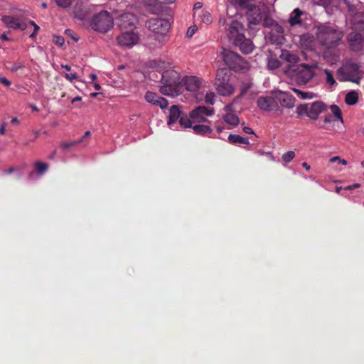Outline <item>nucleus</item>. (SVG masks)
<instances>
[{"label": "nucleus", "instance_id": "obj_1", "mask_svg": "<svg viewBox=\"0 0 364 364\" xmlns=\"http://www.w3.org/2000/svg\"><path fill=\"white\" fill-rule=\"evenodd\" d=\"M161 83L159 91L164 95L175 97L183 92L180 73L174 70H167L162 73Z\"/></svg>", "mask_w": 364, "mask_h": 364}, {"label": "nucleus", "instance_id": "obj_2", "mask_svg": "<svg viewBox=\"0 0 364 364\" xmlns=\"http://www.w3.org/2000/svg\"><path fill=\"white\" fill-rule=\"evenodd\" d=\"M343 37V32L335 25L324 23L318 27L316 38L318 42L326 48L336 47Z\"/></svg>", "mask_w": 364, "mask_h": 364}, {"label": "nucleus", "instance_id": "obj_3", "mask_svg": "<svg viewBox=\"0 0 364 364\" xmlns=\"http://www.w3.org/2000/svg\"><path fill=\"white\" fill-rule=\"evenodd\" d=\"M235 6L241 11H246V16L250 29H255L256 26L262 23L263 16L260 8L253 0H234Z\"/></svg>", "mask_w": 364, "mask_h": 364}, {"label": "nucleus", "instance_id": "obj_4", "mask_svg": "<svg viewBox=\"0 0 364 364\" xmlns=\"http://www.w3.org/2000/svg\"><path fill=\"white\" fill-rule=\"evenodd\" d=\"M287 73H289L292 80L300 85H306L315 75L314 66L305 63L288 66Z\"/></svg>", "mask_w": 364, "mask_h": 364}, {"label": "nucleus", "instance_id": "obj_5", "mask_svg": "<svg viewBox=\"0 0 364 364\" xmlns=\"http://www.w3.org/2000/svg\"><path fill=\"white\" fill-rule=\"evenodd\" d=\"M114 25V19L107 11H101L95 14L90 21L91 28L99 33L108 32Z\"/></svg>", "mask_w": 364, "mask_h": 364}, {"label": "nucleus", "instance_id": "obj_6", "mask_svg": "<svg viewBox=\"0 0 364 364\" xmlns=\"http://www.w3.org/2000/svg\"><path fill=\"white\" fill-rule=\"evenodd\" d=\"M230 71L227 68L217 70L215 84L218 92L222 96H230L234 92V87L230 83Z\"/></svg>", "mask_w": 364, "mask_h": 364}, {"label": "nucleus", "instance_id": "obj_7", "mask_svg": "<svg viewBox=\"0 0 364 364\" xmlns=\"http://www.w3.org/2000/svg\"><path fill=\"white\" fill-rule=\"evenodd\" d=\"M223 60L225 65L229 67V70L235 72L246 70L249 68V63L239 54L228 49L223 48L221 53Z\"/></svg>", "mask_w": 364, "mask_h": 364}, {"label": "nucleus", "instance_id": "obj_8", "mask_svg": "<svg viewBox=\"0 0 364 364\" xmlns=\"http://www.w3.org/2000/svg\"><path fill=\"white\" fill-rule=\"evenodd\" d=\"M326 105L320 101L311 104H304L297 106L296 113L299 116L306 115L313 120L317 119L319 114L326 109Z\"/></svg>", "mask_w": 364, "mask_h": 364}, {"label": "nucleus", "instance_id": "obj_9", "mask_svg": "<svg viewBox=\"0 0 364 364\" xmlns=\"http://www.w3.org/2000/svg\"><path fill=\"white\" fill-rule=\"evenodd\" d=\"M214 113L213 108H208L205 106H198L193 109L188 114V119L190 121L191 127L193 124H199L208 122L206 117L211 116Z\"/></svg>", "mask_w": 364, "mask_h": 364}, {"label": "nucleus", "instance_id": "obj_10", "mask_svg": "<svg viewBox=\"0 0 364 364\" xmlns=\"http://www.w3.org/2000/svg\"><path fill=\"white\" fill-rule=\"evenodd\" d=\"M146 27L156 34L166 35L170 28L171 23L168 19L161 18H152L146 22Z\"/></svg>", "mask_w": 364, "mask_h": 364}, {"label": "nucleus", "instance_id": "obj_11", "mask_svg": "<svg viewBox=\"0 0 364 364\" xmlns=\"http://www.w3.org/2000/svg\"><path fill=\"white\" fill-rule=\"evenodd\" d=\"M186 114L181 112L178 105H173L170 108L168 124L171 125L176 121H179L180 125L184 129L191 127V122Z\"/></svg>", "mask_w": 364, "mask_h": 364}, {"label": "nucleus", "instance_id": "obj_12", "mask_svg": "<svg viewBox=\"0 0 364 364\" xmlns=\"http://www.w3.org/2000/svg\"><path fill=\"white\" fill-rule=\"evenodd\" d=\"M139 40V35L134 30L123 31L117 37V44L121 47L132 48L138 43Z\"/></svg>", "mask_w": 364, "mask_h": 364}, {"label": "nucleus", "instance_id": "obj_13", "mask_svg": "<svg viewBox=\"0 0 364 364\" xmlns=\"http://www.w3.org/2000/svg\"><path fill=\"white\" fill-rule=\"evenodd\" d=\"M242 24L237 20H232L228 24L227 35L230 41L234 43L236 40L240 39V36H244Z\"/></svg>", "mask_w": 364, "mask_h": 364}, {"label": "nucleus", "instance_id": "obj_14", "mask_svg": "<svg viewBox=\"0 0 364 364\" xmlns=\"http://www.w3.org/2000/svg\"><path fill=\"white\" fill-rule=\"evenodd\" d=\"M136 21V16L131 13H125L117 18V25L122 31L134 30Z\"/></svg>", "mask_w": 364, "mask_h": 364}, {"label": "nucleus", "instance_id": "obj_15", "mask_svg": "<svg viewBox=\"0 0 364 364\" xmlns=\"http://www.w3.org/2000/svg\"><path fill=\"white\" fill-rule=\"evenodd\" d=\"M257 106L259 109L266 111H277L279 109L277 101L270 96H261L257 99Z\"/></svg>", "mask_w": 364, "mask_h": 364}, {"label": "nucleus", "instance_id": "obj_16", "mask_svg": "<svg viewBox=\"0 0 364 364\" xmlns=\"http://www.w3.org/2000/svg\"><path fill=\"white\" fill-rule=\"evenodd\" d=\"M347 40L353 51L358 52L364 46V36L360 33L350 32L347 36Z\"/></svg>", "mask_w": 364, "mask_h": 364}, {"label": "nucleus", "instance_id": "obj_17", "mask_svg": "<svg viewBox=\"0 0 364 364\" xmlns=\"http://www.w3.org/2000/svg\"><path fill=\"white\" fill-rule=\"evenodd\" d=\"M360 66L351 60L347 61L343 67L337 70L338 75L357 76L359 74Z\"/></svg>", "mask_w": 364, "mask_h": 364}, {"label": "nucleus", "instance_id": "obj_18", "mask_svg": "<svg viewBox=\"0 0 364 364\" xmlns=\"http://www.w3.org/2000/svg\"><path fill=\"white\" fill-rule=\"evenodd\" d=\"M144 98L147 102L159 106L161 109H164L168 105V102L166 99L158 96L156 93L151 91L146 92Z\"/></svg>", "mask_w": 364, "mask_h": 364}, {"label": "nucleus", "instance_id": "obj_19", "mask_svg": "<svg viewBox=\"0 0 364 364\" xmlns=\"http://www.w3.org/2000/svg\"><path fill=\"white\" fill-rule=\"evenodd\" d=\"M307 14L301 11L299 8L294 9L289 15L288 23L290 27L296 26H301L304 23L303 16H306Z\"/></svg>", "mask_w": 364, "mask_h": 364}, {"label": "nucleus", "instance_id": "obj_20", "mask_svg": "<svg viewBox=\"0 0 364 364\" xmlns=\"http://www.w3.org/2000/svg\"><path fill=\"white\" fill-rule=\"evenodd\" d=\"M201 80L196 76H186L182 79L183 87L189 92H196L201 86Z\"/></svg>", "mask_w": 364, "mask_h": 364}, {"label": "nucleus", "instance_id": "obj_21", "mask_svg": "<svg viewBox=\"0 0 364 364\" xmlns=\"http://www.w3.org/2000/svg\"><path fill=\"white\" fill-rule=\"evenodd\" d=\"M240 39L236 40L233 44L238 47L241 52L245 54L251 53L255 49V45L250 39L246 38L244 36H240Z\"/></svg>", "mask_w": 364, "mask_h": 364}, {"label": "nucleus", "instance_id": "obj_22", "mask_svg": "<svg viewBox=\"0 0 364 364\" xmlns=\"http://www.w3.org/2000/svg\"><path fill=\"white\" fill-rule=\"evenodd\" d=\"M284 28L279 24H276L269 33L270 41L277 45H281L284 42Z\"/></svg>", "mask_w": 364, "mask_h": 364}, {"label": "nucleus", "instance_id": "obj_23", "mask_svg": "<svg viewBox=\"0 0 364 364\" xmlns=\"http://www.w3.org/2000/svg\"><path fill=\"white\" fill-rule=\"evenodd\" d=\"M281 105L286 108H292L295 104V98L289 93L279 91L277 95Z\"/></svg>", "mask_w": 364, "mask_h": 364}, {"label": "nucleus", "instance_id": "obj_24", "mask_svg": "<svg viewBox=\"0 0 364 364\" xmlns=\"http://www.w3.org/2000/svg\"><path fill=\"white\" fill-rule=\"evenodd\" d=\"M351 26L354 30L364 31V12H355L351 19Z\"/></svg>", "mask_w": 364, "mask_h": 364}, {"label": "nucleus", "instance_id": "obj_25", "mask_svg": "<svg viewBox=\"0 0 364 364\" xmlns=\"http://www.w3.org/2000/svg\"><path fill=\"white\" fill-rule=\"evenodd\" d=\"M194 133L198 135H208L213 132V129L208 125L193 124L191 127Z\"/></svg>", "mask_w": 364, "mask_h": 364}, {"label": "nucleus", "instance_id": "obj_26", "mask_svg": "<svg viewBox=\"0 0 364 364\" xmlns=\"http://www.w3.org/2000/svg\"><path fill=\"white\" fill-rule=\"evenodd\" d=\"M280 58L291 64V65H294V64L299 61V58L296 55L291 53L287 50H283L282 51ZM289 66H290V65Z\"/></svg>", "mask_w": 364, "mask_h": 364}, {"label": "nucleus", "instance_id": "obj_27", "mask_svg": "<svg viewBox=\"0 0 364 364\" xmlns=\"http://www.w3.org/2000/svg\"><path fill=\"white\" fill-rule=\"evenodd\" d=\"M19 20L18 17H14L11 16H4L1 21L5 25L10 28L17 29V24Z\"/></svg>", "mask_w": 364, "mask_h": 364}, {"label": "nucleus", "instance_id": "obj_28", "mask_svg": "<svg viewBox=\"0 0 364 364\" xmlns=\"http://www.w3.org/2000/svg\"><path fill=\"white\" fill-rule=\"evenodd\" d=\"M34 168L35 170L29 173V178L32 177V175L33 174L34 171L38 172L39 174L45 173L48 169V164L42 161H36L34 164Z\"/></svg>", "mask_w": 364, "mask_h": 364}, {"label": "nucleus", "instance_id": "obj_29", "mask_svg": "<svg viewBox=\"0 0 364 364\" xmlns=\"http://www.w3.org/2000/svg\"><path fill=\"white\" fill-rule=\"evenodd\" d=\"M358 94L356 91L352 90L348 92L345 97V102L348 105H354L358 102Z\"/></svg>", "mask_w": 364, "mask_h": 364}, {"label": "nucleus", "instance_id": "obj_30", "mask_svg": "<svg viewBox=\"0 0 364 364\" xmlns=\"http://www.w3.org/2000/svg\"><path fill=\"white\" fill-rule=\"evenodd\" d=\"M228 139L230 144H249V140L247 138L242 137L237 134H230Z\"/></svg>", "mask_w": 364, "mask_h": 364}, {"label": "nucleus", "instance_id": "obj_31", "mask_svg": "<svg viewBox=\"0 0 364 364\" xmlns=\"http://www.w3.org/2000/svg\"><path fill=\"white\" fill-rule=\"evenodd\" d=\"M223 120L225 123L230 124L232 126H237L240 123L239 117L232 113H227L223 116Z\"/></svg>", "mask_w": 364, "mask_h": 364}, {"label": "nucleus", "instance_id": "obj_32", "mask_svg": "<svg viewBox=\"0 0 364 364\" xmlns=\"http://www.w3.org/2000/svg\"><path fill=\"white\" fill-rule=\"evenodd\" d=\"M252 83L250 80H247L242 82L240 85V94L238 97L245 95L247 91L252 87Z\"/></svg>", "mask_w": 364, "mask_h": 364}, {"label": "nucleus", "instance_id": "obj_33", "mask_svg": "<svg viewBox=\"0 0 364 364\" xmlns=\"http://www.w3.org/2000/svg\"><path fill=\"white\" fill-rule=\"evenodd\" d=\"M262 23L264 27H272V28L275 26L276 24H277L274 20L268 16H263Z\"/></svg>", "mask_w": 364, "mask_h": 364}, {"label": "nucleus", "instance_id": "obj_34", "mask_svg": "<svg viewBox=\"0 0 364 364\" xmlns=\"http://www.w3.org/2000/svg\"><path fill=\"white\" fill-rule=\"evenodd\" d=\"M292 90L299 97L303 100L311 99L314 97V94L311 92H303L296 88H294Z\"/></svg>", "mask_w": 364, "mask_h": 364}, {"label": "nucleus", "instance_id": "obj_35", "mask_svg": "<svg viewBox=\"0 0 364 364\" xmlns=\"http://www.w3.org/2000/svg\"><path fill=\"white\" fill-rule=\"evenodd\" d=\"M330 109L333 114L334 117L343 122L342 112L341 109L336 105H333L330 107Z\"/></svg>", "mask_w": 364, "mask_h": 364}, {"label": "nucleus", "instance_id": "obj_36", "mask_svg": "<svg viewBox=\"0 0 364 364\" xmlns=\"http://www.w3.org/2000/svg\"><path fill=\"white\" fill-rule=\"evenodd\" d=\"M324 73L326 75V80L328 84H329L331 86H333V85H336V80L333 77V73H331V70H329L328 69H325Z\"/></svg>", "mask_w": 364, "mask_h": 364}, {"label": "nucleus", "instance_id": "obj_37", "mask_svg": "<svg viewBox=\"0 0 364 364\" xmlns=\"http://www.w3.org/2000/svg\"><path fill=\"white\" fill-rule=\"evenodd\" d=\"M201 20L205 24H210L213 21V17L211 14L208 11H202V14L200 15Z\"/></svg>", "mask_w": 364, "mask_h": 364}, {"label": "nucleus", "instance_id": "obj_38", "mask_svg": "<svg viewBox=\"0 0 364 364\" xmlns=\"http://www.w3.org/2000/svg\"><path fill=\"white\" fill-rule=\"evenodd\" d=\"M295 156L294 151H289L282 155V159L285 163H289L294 159Z\"/></svg>", "mask_w": 364, "mask_h": 364}, {"label": "nucleus", "instance_id": "obj_39", "mask_svg": "<svg viewBox=\"0 0 364 364\" xmlns=\"http://www.w3.org/2000/svg\"><path fill=\"white\" fill-rule=\"evenodd\" d=\"M81 142H82V139H80L79 140H77V141H64V142H62L61 146L64 149H68L71 148L72 146H73L79 143H81Z\"/></svg>", "mask_w": 364, "mask_h": 364}, {"label": "nucleus", "instance_id": "obj_40", "mask_svg": "<svg viewBox=\"0 0 364 364\" xmlns=\"http://www.w3.org/2000/svg\"><path fill=\"white\" fill-rule=\"evenodd\" d=\"M341 81H350L354 82L355 84L359 85L360 81V77L357 76H346L343 79H340Z\"/></svg>", "mask_w": 364, "mask_h": 364}, {"label": "nucleus", "instance_id": "obj_41", "mask_svg": "<svg viewBox=\"0 0 364 364\" xmlns=\"http://www.w3.org/2000/svg\"><path fill=\"white\" fill-rule=\"evenodd\" d=\"M24 68V65L21 62H16L12 64L11 68H9L10 70L13 73L17 72L19 69H21Z\"/></svg>", "mask_w": 364, "mask_h": 364}, {"label": "nucleus", "instance_id": "obj_42", "mask_svg": "<svg viewBox=\"0 0 364 364\" xmlns=\"http://www.w3.org/2000/svg\"><path fill=\"white\" fill-rule=\"evenodd\" d=\"M58 6L67 8L70 6L71 0H55Z\"/></svg>", "mask_w": 364, "mask_h": 364}, {"label": "nucleus", "instance_id": "obj_43", "mask_svg": "<svg viewBox=\"0 0 364 364\" xmlns=\"http://www.w3.org/2000/svg\"><path fill=\"white\" fill-rule=\"evenodd\" d=\"M214 97L215 95L213 92L207 93L205 97V102L207 104L209 105H213L214 104Z\"/></svg>", "mask_w": 364, "mask_h": 364}, {"label": "nucleus", "instance_id": "obj_44", "mask_svg": "<svg viewBox=\"0 0 364 364\" xmlns=\"http://www.w3.org/2000/svg\"><path fill=\"white\" fill-rule=\"evenodd\" d=\"M329 161L331 162V163L338 161L339 164H341L342 165H346L347 164V161L345 160V159H341L339 156H333V157H332V158H331L329 159Z\"/></svg>", "mask_w": 364, "mask_h": 364}, {"label": "nucleus", "instance_id": "obj_45", "mask_svg": "<svg viewBox=\"0 0 364 364\" xmlns=\"http://www.w3.org/2000/svg\"><path fill=\"white\" fill-rule=\"evenodd\" d=\"M197 27L196 26H190L186 32V36L191 38L196 33Z\"/></svg>", "mask_w": 364, "mask_h": 364}, {"label": "nucleus", "instance_id": "obj_46", "mask_svg": "<svg viewBox=\"0 0 364 364\" xmlns=\"http://www.w3.org/2000/svg\"><path fill=\"white\" fill-rule=\"evenodd\" d=\"M268 65L272 69H275L280 66V63L277 60H272L269 62Z\"/></svg>", "mask_w": 364, "mask_h": 364}, {"label": "nucleus", "instance_id": "obj_47", "mask_svg": "<svg viewBox=\"0 0 364 364\" xmlns=\"http://www.w3.org/2000/svg\"><path fill=\"white\" fill-rule=\"evenodd\" d=\"M54 42L58 46H63L64 44V38L62 36H55Z\"/></svg>", "mask_w": 364, "mask_h": 364}, {"label": "nucleus", "instance_id": "obj_48", "mask_svg": "<svg viewBox=\"0 0 364 364\" xmlns=\"http://www.w3.org/2000/svg\"><path fill=\"white\" fill-rule=\"evenodd\" d=\"M27 28V24L26 22L21 21L20 18L18 21V24H17V29H20L21 31H24L26 30Z\"/></svg>", "mask_w": 364, "mask_h": 364}, {"label": "nucleus", "instance_id": "obj_49", "mask_svg": "<svg viewBox=\"0 0 364 364\" xmlns=\"http://www.w3.org/2000/svg\"><path fill=\"white\" fill-rule=\"evenodd\" d=\"M64 77L69 81H73V80L77 78V75L76 73H65Z\"/></svg>", "mask_w": 364, "mask_h": 364}, {"label": "nucleus", "instance_id": "obj_50", "mask_svg": "<svg viewBox=\"0 0 364 364\" xmlns=\"http://www.w3.org/2000/svg\"><path fill=\"white\" fill-rule=\"evenodd\" d=\"M0 83L6 87H9L11 82L5 77H0Z\"/></svg>", "mask_w": 364, "mask_h": 364}, {"label": "nucleus", "instance_id": "obj_51", "mask_svg": "<svg viewBox=\"0 0 364 364\" xmlns=\"http://www.w3.org/2000/svg\"><path fill=\"white\" fill-rule=\"evenodd\" d=\"M345 4L346 5V6L348 8V10L350 11H354L355 10V6L353 4H351L350 2V0H343Z\"/></svg>", "mask_w": 364, "mask_h": 364}, {"label": "nucleus", "instance_id": "obj_52", "mask_svg": "<svg viewBox=\"0 0 364 364\" xmlns=\"http://www.w3.org/2000/svg\"><path fill=\"white\" fill-rule=\"evenodd\" d=\"M75 17L77 19L83 20L85 18V15L82 12L75 11Z\"/></svg>", "mask_w": 364, "mask_h": 364}, {"label": "nucleus", "instance_id": "obj_53", "mask_svg": "<svg viewBox=\"0 0 364 364\" xmlns=\"http://www.w3.org/2000/svg\"><path fill=\"white\" fill-rule=\"evenodd\" d=\"M33 32L30 35V38H34L36 37V33L40 30V27L37 24H36L35 26H33Z\"/></svg>", "mask_w": 364, "mask_h": 364}, {"label": "nucleus", "instance_id": "obj_54", "mask_svg": "<svg viewBox=\"0 0 364 364\" xmlns=\"http://www.w3.org/2000/svg\"><path fill=\"white\" fill-rule=\"evenodd\" d=\"M360 186L359 183H354L353 185L348 186L345 188V190H353L355 188H358Z\"/></svg>", "mask_w": 364, "mask_h": 364}, {"label": "nucleus", "instance_id": "obj_55", "mask_svg": "<svg viewBox=\"0 0 364 364\" xmlns=\"http://www.w3.org/2000/svg\"><path fill=\"white\" fill-rule=\"evenodd\" d=\"M202 7H203V4L201 2H199V1L196 2L193 6V11H196L198 9H200Z\"/></svg>", "mask_w": 364, "mask_h": 364}, {"label": "nucleus", "instance_id": "obj_56", "mask_svg": "<svg viewBox=\"0 0 364 364\" xmlns=\"http://www.w3.org/2000/svg\"><path fill=\"white\" fill-rule=\"evenodd\" d=\"M333 120V116L331 114H328L324 118L325 123H330Z\"/></svg>", "mask_w": 364, "mask_h": 364}, {"label": "nucleus", "instance_id": "obj_57", "mask_svg": "<svg viewBox=\"0 0 364 364\" xmlns=\"http://www.w3.org/2000/svg\"><path fill=\"white\" fill-rule=\"evenodd\" d=\"M243 131L246 134H254L253 130L249 127H244Z\"/></svg>", "mask_w": 364, "mask_h": 364}, {"label": "nucleus", "instance_id": "obj_58", "mask_svg": "<svg viewBox=\"0 0 364 364\" xmlns=\"http://www.w3.org/2000/svg\"><path fill=\"white\" fill-rule=\"evenodd\" d=\"M6 133V123H3L0 127V134L4 135Z\"/></svg>", "mask_w": 364, "mask_h": 364}, {"label": "nucleus", "instance_id": "obj_59", "mask_svg": "<svg viewBox=\"0 0 364 364\" xmlns=\"http://www.w3.org/2000/svg\"><path fill=\"white\" fill-rule=\"evenodd\" d=\"M155 1L160 4H172L176 0H155Z\"/></svg>", "mask_w": 364, "mask_h": 364}, {"label": "nucleus", "instance_id": "obj_60", "mask_svg": "<svg viewBox=\"0 0 364 364\" xmlns=\"http://www.w3.org/2000/svg\"><path fill=\"white\" fill-rule=\"evenodd\" d=\"M148 11H150L152 14H157L158 11H159V9L155 8V7H153V8L152 7H149Z\"/></svg>", "mask_w": 364, "mask_h": 364}, {"label": "nucleus", "instance_id": "obj_61", "mask_svg": "<svg viewBox=\"0 0 364 364\" xmlns=\"http://www.w3.org/2000/svg\"><path fill=\"white\" fill-rule=\"evenodd\" d=\"M15 171V168L14 167H11L9 169L4 171V173L6 174H11Z\"/></svg>", "mask_w": 364, "mask_h": 364}, {"label": "nucleus", "instance_id": "obj_62", "mask_svg": "<svg viewBox=\"0 0 364 364\" xmlns=\"http://www.w3.org/2000/svg\"><path fill=\"white\" fill-rule=\"evenodd\" d=\"M302 166L306 169V170H309L311 168V166L306 163V162H304L302 164Z\"/></svg>", "mask_w": 364, "mask_h": 364}, {"label": "nucleus", "instance_id": "obj_63", "mask_svg": "<svg viewBox=\"0 0 364 364\" xmlns=\"http://www.w3.org/2000/svg\"><path fill=\"white\" fill-rule=\"evenodd\" d=\"M61 68H64L65 70H66L67 71H70L71 70V68L70 65H61Z\"/></svg>", "mask_w": 364, "mask_h": 364}, {"label": "nucleus", "instance_id": "obj_64", "mask_svg": "<svg viewBox=\"0 0 364 364\" xmlns=\"http://www.w3.org/2000/svg\"><path fill=\"white\" fill-rule=\"evenodd\" d=\"M30 107L32 109V111H35V112L38 111V108L37 107V106L36 105H31Z\"/></svg>", "mask_w": 364, "mask_h": 364}]
</instances>
